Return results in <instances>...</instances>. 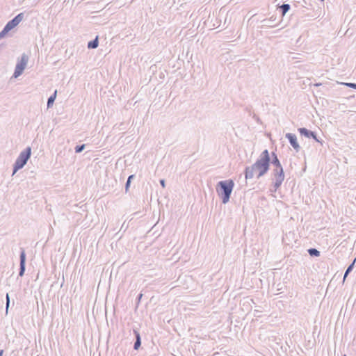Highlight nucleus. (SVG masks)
I'll return each instance as SVG.
<instances>
[{"label":"nucleus","mask_w":356,"mask_h":356,"mask_svg":"<svg viewBox=\"0 0 356 356\" xmlns=\"http://www.w3.org/2000/svg\"><path fill=\"white\" fill-rule=\"evenodd\" d=\"M270 165V156L268 149H264L259 155L256 162L244 170L245 179H251L256 175L259 179L264 176L269 170Z\"/></svg>","instance_id":"1"},{"label":"nucleus","mask_w":356,"mask_h":356,"mask_svg":"<svg viewBox=\"0 0 356 356\" xmlns=\"http://www.w3.org/2000/svg\"><path fill=\"white\" fill-rule=\"evenodd\" d=\"M234 187L232 179L220 181L216 185V192L223 204H227L230 199L231 194Z\"/></svg>","instance_id":"2"},{"label":"nucleus","mask_w":356,"mask_h":356,"mask_svg":"<svg viewBox=\"0 0 356 356\" xmlns=\"http://www.w3.org/2000/svg\"><path fill=\"white\" fill-rule=\"evenodd\" d=\"M31 147H26L22 152H20L19 155L13 164V175H14L18 170L24 168L29 159L31 158Z\"/></svg>","instance_id":"3"},{"label":"nucleus","mask_w":356,"mask_h":356,"mask_svg":"<svg viewBox=\"0 0 356 356\" xmlns=\"http://www.w3.org/2000/svg\"><path fill=\"white\" fill-rule=\"evenodd\" d=\"M274 177L275 181L273 184V189H270L272 192H276L277 190L281 186L283 181L284 180V172L282 166L280 168L275 167L272 172Z\"/></svg>","instance_id":"4"},{"label":"nucleus","mask_w":356,"mask_h":356,"mask_svg":"<svg viewBox=\"0 0 356 356\" xmlns=\"http://www.w3.org/2000/svg\"><path fill=\"white\" fill-rule=\"evenodd\" d=\"M28 61L29 56L26 54H23L21 56V59L18 60L16 64L15 69L13 75V77L17 78L23 73Z\"/></svg>","instance_id":"5"},{"label":"nucleus","mask_w":356,"mask_h":356,"mask_svg":"<svg viewBox=\"0 0 356 356\" xmlns=\"http://www.w3.org/2000/svg\"><path fill=\"white\" fill-rule=\"evenodd\" d=\"M24 15L23 13H19L11 20L8 21L5 26L10 31L21 22L24 18Z\"/></svg>","instance_id":"6"},{"label":"nucleus","mask_w":356,"mask_h":356,"mask_svg":"<svg viewBox=\"0 0 356 356\" xmlns=\"http://www.w3.org/2000/svg\"><path fill=\"white\" fill-rule=\"evenodd\" d=\"M26 270V252L24 248H21L19 254V276L22 277Z\"/></svg>","instance_id":"7"},{"label":"nucleus","mask_w":356,"mask_h":356,"mask_svg":"<svg viewBox=\"0 0 356 356\" xmlns=\"http://www.w3.org/2000/svg\"><path fill=\"white\" fill-rule=\"evenodd\" d=\"M285 137L288 139L290 145L292 147L296 150V152H298L300 149V146L297 140V137L296 134L292 133H287L285 135Z\"/></svg>","instance_id":"8"},{"label":"nucleus","mask_w":356,"mask_h":356,"mask_svg":"<svg viewBox=\"0 0 356 356\" xmlns=\"http://www.w3.org/2000/svg\"><path fill=\"white\" fill-rule=\"evenodd\" d=\"M133 332H134V334L135 339H136V341L134 344V349L138 350L141 346L140 334L139 332L136 329L133 330Z\"/></svg>","instance_id":"9"},{"label":"nucleus","mask_w":356,"mask_h":356,"mask_svg":"<svg viewBox=\"0 0 356 356\" xmlns=\"http://www.w3.org/2000/svg\"><path fill=\"white\" fill-rule=\"evenodd\" d=\"M276 19V17L274 16H272L269 19H265L261 21L262 23V27H274L276 26V24H273Z\"/></svg>","instance_id":"10"},{"label":"nucleus","mask_w":356,"mask_h":356,"mask_svg":"<svg viewBox=\"0 0 356 356\" xmlns=\"http://www.w3.org/2000/svg\"><path fill=\"white\" fill-rule=\"evenodd\" d=\"M270 163L277 168H280V166H282L277 154L275 152H271V156H270Z\"/></svg>","instance_id":"11"},{"label":"nucleus","mask_w":356,"mask_h":356,"mask_svg":"<svg viewBox=\"0 0 356 356\" xmlns=\"http://www.w3.org/2000/svg\"><path fill=\"white\" fill-rule=\"evenodd\" d=\"M298 132L302 136H305L307 138L313 137V131L309 130L307 128L301 127L298 129Z\"/></svg>","instance_id":"12"},{"label":"nucleus","mask_w":356,"mask_h":356,"mask_svg":"<svg viewBox=\"0 0 356 356\" xmlns=\"http://www.w3.org/2000/svg\"><path fill=\"white\" fill-rule=\"evenodd\" d=\"M98 46H99L98 36H97L94 40L89 41L88 42V45H87L88 48L91 49H96L98 47Z\"/></svg>","instance_id":"13"},{"label":"nucleus","mask_w":356,"mask_h":356,"mask_svg":"<svg viewBox=\"0 0 356 356\" xmlns=\"http://www.w3.org/2000/svg\"><path fill=\"white\" fill-rule=\"evenodd\" d=\"M56 95H57V90H56L54 91V92L47 99V106L48 108H51L53 106V104L55 102V99L56 98Z\"/></svg>","instance_id":"14"},{"label":"nucleus","mask_w":356,"mask_h":356,"mask_svg":"<svg viewBox=\"0 0 356 356\" xmlns=\"http://www.w3.org/2000/svg\"><path fill=\"white\" fill-rule=\"evenodd\" d=\"M356 261V258L353 260V261L348 266L347 269L345 271V273H344V275H343V282H345L346 277H348V275H349V273L353 270V268H354V266H355V263Z\"/></svg>","instance_id":"15"},{"label":"nucleus","mask_w":356,"mask_h":356,"mask_svg":"<svg viewBox=\"0 0 356 356\" xmlns=\"http://www.w3.org/2000/svg\"><path fill=\"white\" fill-rule=\"evenodd\" d=\"M282 16H284L286 13L290 10L291 6L289 3H283L279 7Z\"/></svg>","instance_id":"16"},{"label":"nucleus","mask_w":356,"mask_h":356,"mask_svg":"<svg viewBox=\"0 0 356 356\" xmlns=\"http://www.w3.org/2000/svg\"><path fill=\"white\" fill-rule=\"evenodd\" d=\"M307 252L311 257H317L320 256V251L316 248H311L307 250Z\"/></svg>","instance_id":"17"},{"label":"nucleus","mask_w":356,"mask_h":356,"mask_svg":"<svg viewBox=\"0 0 356 356\" xmlns=\"http://www.w3.org/2000/svg\"><path fill=\"white\" fill-rule=\"evenodd\" d=\"M135 178V175H131L128 177L127 180L125 183V192H128L131 181Z\"/></svg>","instance_id":"18"},{"label":"nucleus","mask_w":356,"mask_h":356,"mask_svg":"<svg viewBox=\"0 0 356 356\" xmlns=\"http://www.w3.org/2000/svg\"><path fill=\"white\" fill-rule=\"evenodd\" d=\"M85 147H86L85 144L79 145L75 147L74 151L76 153H81L85 149Z\"/></svg>","instance_id":"19"},{"label":"nucleus","mask_w":356,"mask_h":356,"mask_svg":"<svg viewBox=\"0 0 356 356\" xmlns=\"http://www.w3.org/2000/svg\"><path fill=\"white\" fill-rule=\"evenodd\" d=\"M9 31H10L6 26H4L2 31L0 32V39L3 38Z\"/></svg>","instance_id":"20"},{"label":"nucleus","mask_w":356,"mask_h":356,"mask_svg":"<svg viewBox=\"0 0 356 356\" xmlns=\"http://www.w3.org/2000/svg\"><path fill=\"white\" fill-rule=\"evenodd\" d=\"M340 84L341 85H344L347 87H349L350 88H353V89H356V83H345V82H341L340 83Z\"/></svg>","instance_id":"21"},{"label":"nucleus","mask_w":356,"mask_h":356,"mask_svg":"<svg viewBox=\"0 0 356 356\" xmlns=\"http://www.w3.org/2000/svg\"><path fill=\"white\" fill-rule=\"evenodd\" d=\"M143 297V293H140L137 298H136V309H137L138 307V305L140 302V300H141V298Z\"/></svg>","instance_id":"22"},{"label":"nucleus","mask_w":356,"mask_h":356,"mask_svg":"<svg viewBox=\"0 0 356 356\" xmlns=\"http://www.w3.org/2000/svg\"><path fill=\"white\" fill-rule=\"evenodd\" d=\"M311 138H313L315 141L318 142V143H320L321 144H322V140H321L316 134L314 131L313 132V137H311Z\"/></svg>","instance_id":"23"},{"label":"nucleus","mask_w":356,"mask_h":356,"mask_svg":"<svg viewBox=\"0 0 356 356\" xmlns=\"http://www.w3.org/2000/svg\"><path fill=\"white\" fill-rule=\"evenodd\" d=\"M9 305H10V297H9L8 293H6V313L8 312Z\"/></svg>","instance_id":"24"},{"label":"nucleus","mask_w":356,"mask_h":356,"mask_svg":"<svg viewBox=\"0 0 356 356\" xmlns=\"http://www.w3.org/2000/svg\"><path fill=\"white\" fill-rule=\"evenodd\" d=\"M259 312H261V310H260V309H254V316L259 317L260 316L257 314Z\"/></svg>","instance_id":"25"},{"label":"nucleus","mask_w":356,"mask_h":356,"mask_svg":"<svg viewBox=\"0 0 356 356\" xmlns=\"http://www.w3.org/2000/svg\"><path fill=\"white\" fill-rule=\"evenodd\" d=\"M159 182H160L161 186L163 188H165V180H164V179H160Z\"/></svg>","instance_id":"26"},{"label":"nucleus","mask_w":356,"mask_h":356,"mask_svg":"<svg viewBox=\"0 0 356 356\" xmlns=\"http://www.w3.org/2000/svg\"><path fill=\"white\" fill-rule=\"evenodd\" d=\"M253 118H254L255 120H257V122H259V118L258 116H257L256 115H254Z\"/></svg>","instance_id":"27"},{"label":"nucleus","mask_w":356,"mask_h":356,"mask_svg":"<svg viewBox=\"0 0 356 356\" xmlns=\"http://www.w3.org/2000/svg\"><path fill=\"white\" fill-rule=\"evenodd\" d=\"M321 85V83H314V86H316V87L320 86Z\"/></svg>","instance_id":"28"},{"label":"nucleus","mask_w":356,"mask_h":356,"mask_svg":"<svg viewBox=\"0 0 356 356\" xmlns=\"http://www.w3.org/2000/svg\"><path fill=\"white\" fill-rule=\"evenodd\" d=\"M3 350H0V356H3Z\"/></svg>","instance_id":"29"},{"label":"nucleus","mask_w":356,"mask_h":356,"mask_svg":"<svg viewBox=\"0 0 356 356\" xmlns=\"http://www.w3.org/2000/svg\"><path fill=\"white\" fill-rule=\"evenodd\" d=\"M343 356H347L346 355H343Z\"/></svg>","instance_id":"30"}]
</instances>
